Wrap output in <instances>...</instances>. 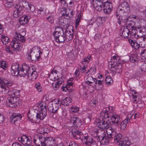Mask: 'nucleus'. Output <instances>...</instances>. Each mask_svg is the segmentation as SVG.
Returning <instances> with one entry per match:
<instances>
[{
  "label": "nucleus",
  "instance_id": "1",
  "mask_svg": "<svg viewBox=\"0 0 146 146\" xmlns=\"http://www.w3.org/2000/svg\"><path fill=\"white\" fill-rule=\"evenodd\" d=\"M108 117L109 115L106 113L105 110H103L101 112L99 117V121L97 123L98 127L103 130L107 129V130L110 128H109L110 123L108 120L106 119Z\"/></svg>",
  "mask_w": 146,
  "mask_h": 146
},
{
  "label": "nucleus",
  "instance_id": "2",
  "mask_svg": "<svg viewBox=\"0 0 146 146\" xmlns=\"http://www.w3.org/2000/svg\"><path fill=\"white\" fill-rule=\"evenodd\" d=\"M13 95L14 96H11L9 97L7 100V105L11 108H15L19 104V98L17 96H19V92L18 90H14L13 91Z\"/></svg>",
  "mask_w": 146,
  "mask_h": 146
},
{
  "label": "nucleus",
  "instance_id": "3",
  "mask_svg": "<svg viewBox=\"0 0 146 146\" xmlns=\"http://www.w3.org/2000/svg\"><path fill=\"white\" fill-rule=\"evenodd\" d=\"M132 29L130 34V37L133 38H137L138 36L142 37L146 35V29L143 27H137L136 28L133 26H131Z\"/></svg>",
  "mask_w": 146,
  "mask_h": 146
},
{
  "label": "nucleus",
  "instance_id": "4",
  "mask_svg": "<svg viewBox=\"0 0 146 146\" xmlns=\"http://www.w3.org/2000/svg\"><path fill=\"white\" fill-rule=\"evenodd\" d=\"M12 82L5 78L0 77V86L2 92L5 94H7L9 91V87L12 85Z\"/></svg>",
  "mask_w": 146,
  "mask_h": 146
},
{
  "label": "nucleus",
  "instance_id": "5",
  "mask_svg": "<svg viewBox=\"0 0 146 146\" xmlns=\"http://www.w3.org/2000/svg\"><path fill=\"white\" fill-rule=\"evenodd\" d=\"M97 135H98V139L99 143L101 145H107L109 143L110 139L106 135V133L105 131H101L100 130H96V131Z\"/></svg>",
  "mask_w": 146,
  "mask_h": 146
},
{
  "label": "nucleus",
  "instance_id": "6",
  "mask_svg": "<svg viewBox=\"0 0 146 146\" xmlns=\"http://www.w3.org/2000/svg\"><path fill=\"white\" fill-rule=\"evenodd\" d=\"M47 139V137H45L44 134L38 133L35 135L33 141L36 146H46L45 141Z\"/></svg>",
  "mask_w": 146,
  "mask_h": 146
},
{
  "label": "nucleus",
  "instance_id": "7",
  "mask_svg": "<svg viewBox=\"0 0 146 146\" xmlns=\"http://www.w3.org/2000/svg\"><path fill=\"white\" fill-rule=\"evenodd\" d=\"M106 133L108 137L110 139H113L115 142L117 143L120 141L123 137L122 135L120 133L116 134L114 129L112 128L108 129L106 131Z\"/></svg>",
  "mask_w": 146,
  "mask_h": 146
},
{
  "label": "nucleus",
  "instance_id": "8",
  "mask_svg": "<svg viewBox=\"0 0 146 146\" xmlns=\"http://www.w3.org/2000/svg\"><path fill=\"white\" fill-rule=\"evenodd\" d=\"M110 108L109 111L106 113L109 115V117L110 118L111 121L113 123L115 124H119V123L120 121V118L119 116L114 112H113V111L111 112V111L110 110Z\"/></svg>",
  "mask_w": 146,
  "mask_h": 146
},
{
  "label": "nucleus",
  "instance_id": "9",
  "mask_svg": "<svg viewBox=\"0 0 146 146\" xmlns=\"http://www.w3.org/2000/svg\"><path fill=\"white\" fill-rule=\"evenodd\" d=\"M122 11V12H129L130 8L128 3L125 1H124L121 3L118 7L117 10V13H119V11Z\"/></svg>",
  "mask_w": 146,
  "mask_h": 146
},
{
  "label": "nucleus",
  "instance_id": "10",
  "mask_svg": "<svg viewBox=\"0 0 146 146\" xmlns=\"http://www.w3.org/2000/svg\"><path fill=\"white\" fill-rule=\"evenodd\" d=\"M83 143L88 146H97V144L93 139L88 136H83L82 138Z\"/></svg>",
  "mask_w": 146,
  "mask_h": 146
},
{
  "label": "nucleus",
  "instance_id": "11",
  "mask_svg": "<svg viewBox=\"0 0 146 146\" xmlns=\"http://www.w3.org/2000/svg\"><path fill=\"white\" fill-rule=\"evenodd\" d=\"M18 140L25 145L31 144L32 141L31 136L27 135H23L18 137Z\"/></svg>",
  "mask_w": 146,
  "mask_h": 146
},
{
  "label": "nucleus",
  "instance_id": "12",
  "mask_svg": "<svg viewBox=\"0 0 146 146\" xmlns=\"http://www.w3.org/2000/svg\"><path fill=\"white\" fill-rule=\"evenodd\" d=\"M38 108L39 112L36 113L37 120H42L46 116L47 108L39 106H38Z\"/></svg>",
  "mask_w": 146,
  "mask_h": 146
},
{
  "label": "nucleus",
  "instance_id": "13",
  "mask_svg": "<svg viewBox=\"0 0 146 146\" xmlns=\"http://www.w3.org/2000/svg\"><path fill=\"white\" fill-rule=\"evenodd\" d=\"M31 68H30L28 65L24 63L21 67L20 68V71L19 72V75L21 76L25 77L27 72H28L29 71H31Z\"/></svg>",
  "mask_w": 146,
  "mask_h": 146
},
{
  "label": "nucleus",
  "instance_id": "14",
  "mask_svg": "<svg viewBox=\"0 0 146 146\" xmlns=\"http://www.w3.org/2000/svg\"><path fill=\"white\" fill-rule=\"evenodd\" d=\"M103 4V10L104 13L107 14H109L111 13L112 10V6L110 0L108 1L105 2H104Z\"/></svg>",
  "mask_w": 146,
  "mask_h": 146
},
{
  "label": "nucleus",
  "instance_id": "15",
  "mask_svg": "<svg viewBox=\"0 0 146 146\" xmlns=\"http://www.w3.org/2000/svg\"><path fill=\"white\" fill-rule=\"evenodd\" d=\"M119 64L113 63V64L112 62H109L108 66L111 71L114 72L116 74V72H119L121 70V66Z\"/></svg>",
  "mask_w": 146,
  "mask_h": 146
},
{
  "label": "nucleus",
  "instance_id": "16",
  "mask_svg": "<svg viewBox=\"0 0 146 146\" xmlns=\"http://www.w3.org/2000/svg\"><path fill=\"white\" fill-rule=\"evenodd\" d=\"M22 117L21 114L14 113L11 116V121L13 124H16L18 121H20Z\"/></svg>",
  "mask_w": 146,
  "mask_h": 146
},
{
  "label": "nucleus",
  "instance_id": "17",
  "mask_svg": "<svg viewBox=\"0 0 146 146\" xmlns=\"http://www.w3.org/2000/svg\"><path fill=\"white\" fill-rule=\"evenodd\" d=\"M33 68H31V71H29L27 76L29 80H34L36 79L37 77V72L36 71L33 70Z\"/></svg>",
  "mask_w": 146,
  "mask_h": 146
},
{
  "label": "nucleus",
  "instance_id": "18",
  "mask_svg": "<svg viewBox=\"0 0 146 146\" xmlns=\"http://www.w3.org/2000/svg\"><path fill=\"white\" fill-rule=\"evenodd\" d=\"M49 99L48 95L44 96L42 98V102L40 103L38 106L46 108V105L49 102Z\"/></svg>",
  "mask_w": 146,
  "mask_h": 146
},
{
  "label": "nucleus",
  "instance_id": "19",
  "mask_svg": "<svg viewBox=\"0 0 146 146\" xmlns=\"http://www.w3.org/2000/svg\"><path fill=\"white\" fill-rule=\"evenodd\" d=\"M19 67V64L17 63H13L11 67V72L12 74H14L15 75L16 74L19 75V72L20 71Z\"/></svg>",
  "mask_w": 146,
  "mask_h": 146
},
{
  "label": "nucleus",
  "instance_id": "20",
  "mask_svg": "<svg viewBox=\"0 0 146 146\" xmlns=\"http://www.w3.org/2000/svg\"><path fill=\"white\" fill-rule=\"evenodd\" d=\"M17 7H19L18 8H17L14 10L13 13L14 17L17 18L21 15L23 13V8L22 7H20L19 5H17Z\"/></svg>",
  "mask_w": 146,
  "mask_h": 146
},
{
  "label": "nucleus",
  "instance_id": "21",
  "mask_svg": "<svg viewBox=\"0 0 146 146\" xmlns=\"http://www.w3.org/2000/svg\"><path fill=\"white\" fill-rule=\"evenodd\" d=\"M11 45L12 48H14L15 49L17 50H20V48H22L21 44L18 41L15 40H14L11 42Z\"/></svg>",
  "mask_w": 146,
  "mask_h": 146
},
{
  "label": "nucleus",
  "instance_id": "22",
  "mask_svg": "<svg viewBox=\"0 0 146 146\" xmlns=\"http://www.w3.org/2000/svg\"><path fill=\"white\" fill-rule=\"evenodd\" d=\"M70 121L73 125L77 127L80 126L81 125V122L79 118L74 117H71L70 119Z\"/></svg>",
  "mask_w": 146,
  "mask_h": 146
},
{
  "label": "nucleus",
  "instance_id": "23",
  "mask_svg": "<svg viewBox=\"0 0 146 146\" xmlns=\"http://www.w3.org/2000/svg\"><path fill=\"white\" fill-rule=\"evenodd\" d=\"M131 144V142L129 138L127 137H125L123 140L120 142L119 146H130Z\"/></svg>",
  "mask_w": 146,
  "mask_h": 146
},
{
  "label": "nucleus",
  "instance_id": "24",
  "mask_svg": "<svg viewBox=\"0 0 146 146\" xmlns=\"http://www.w3.org/2000/svg\"><path fill=\"white\" fill-rule=\"evenodd\" d=\"M55 139L52 137H47L45 145L47 146H55Z\"/></svg>",
  "mask_w": 146,
  "mask_h": 146
},
{
  "label": "nucleus",
  "instance_id": "25",
  "mask_svg": "<svg viewBox=\"0 0 146 146\" xmlns=\"http://www.w3.org/2000/svg\"><path fill=\"white\" fill-rule=\"evenodd\" d=\"M28 118L30 121L32 123H36L37 120L36 114V113H31L29 112L27 115Z\"/></svg>",
  "mask_w": 146,
  "mask_h": 146
},
{
  "label": "nucleus",
  "instance_id": "26",
  "mask_svg": "<svg viewBox=\"0 0 146 146\" xmlns=\"http://www.w3.org/2000/svg\"><path fill=\"white\" fill-rule=\"evenodd\" d=\"M32 50V49H31L29 50H28L27 53V58L29 60H33L35 58H36V56L35 55L34 52Z\"/></svg>",
  "mask_w": 146,
  "mask_h": 146
},
{
  "label": "nucleus",
  "instance_id": "27",
  "mask_svg": "<svg viewBox=\"0 0 146 146\" xmlns=\"http://www.w3.org/2000/svg\"><path fill=\"white\" fill-rule=\"evenodd\" d=\"M72 100L70 97H66L64 99L60 101V104L62 105L68 106L72 104Z\"/></svg>",
  "mask_w": 146,
  "mask_h": 146
},
{
  "label": "nucleus",
  "instance_id": "28",
  "mask_svg": "<svg viewBox=\"0 0 146 146\" xmlns=\"http://www.w3.org/2000/svg\"><path fill=\"white\" fill-rule=\"evenodd\" d=\"M63 35H64L66 39H67L69 40L72 39L73 37V33H71L70 31L69 30H66L65 33L63 32Z\"/></svg>",
  "mask_w": 146,
  "mask_h": 146
},
{
  "label": "nucleus",
  "instance_id": "29",
  "mask_svg": "<svg viewBox=\"0 0 146 146\" xmlns=\"http://www.w3.org/2000/svg\"><path fill=\"white\" fill-rule=\"evenodd\" d=\"M120 58L117 54H115L111 57V60L110 62H112L113 64H120Z\"/></svg>",
  "mask_w": 146,
  "mask_h": 146
},
{
  "label": "nucleus",
  "instance_id": "30",
  "mask_svg": "<svg viewBox=\"0 0 146 146\" xmlns=\"http://www.w3.org/2000/svg\"><path fill=\"white\" fill-rule=\"evenodd\" d=\"M65 39V36L63 33H62V35L59 34L55 36V41L58 42H63Z\"/></svg>",
  "mask_w": 146,
  "mask_h": 146
},
{
  "label": "nucleus",
  "instance_id": "31",
  "mask_svg": "<svg viewBox=\"0 0 146 146\" xmlns=\"http://www.w3.org/2000/svg\"><path fill=\"white\" fill-rule=\"evenodd\" d=\"M54 68L52 70L50 73L49 78L50 79V81H49L50 84H52V86L54 88V83L55 81V75H54V73H55V70H54Z\"/></svg>",
  "mask_w": 146,
  "mask_h": 146
},
{
  "label": "nucleus",
  "instance_id": "32",
  "mask_svg": "<svg viewBox=\"0 0 146 146\" xmlns=\"http://www.w3.org/2000/svg\"><path fill=\"white\" fill-rule=\"evenodd\" d=\"M15 39L16 40H18L22 42H24L25 40V38L24 36H22L20 33L17 32L15 33Z\"/></svg>",
  "mask_w": 146,
  "mask_h": 146
},
{
  "label": "nucleus",
  "instance_id": "33",
  "mask_svg": "<svg viewBox=\"0 0 146 146\" xmlns=\"http://www.w3.org/2000/svg\"><path fill=\"white\" fill-rule=\"evenodd\" d=\"M15 39L16 40H18L22 42H24L25 40V38L24 36H22L20 33L17 32L15 33Z\"/></svg>",
  "mask_w": 146,
  "mask_h": 146
},
{
  "label": "nucleus",
  "instance_id": "34",
  "mask_svg": "<svg viewBox=\"0 0 146 146\" xmlns=\"http://www.w3.org/2000/svg\"><path fill=\"white\" fill-rule=\"evenodd\" d=\"M25 5H24V7L28 10L29 12H33L35 11V7L33 6L27 2H25Z\"/></svg>",
  "mask_w": 146,
  "mask_h": 146
},
{
  "label": "nucleus",
  "instance_id": "35",
  "mask_svg": "<svg viewBox=\"0 0 146 146\" xmlns=\"http://www.w3.org/2000/svg\"><path fill=\"white\" fill-rule=\"evenodd\" d=\"M71 133L72 134V136L74 137H75L76 138H80V135L82 134L81 131L76 130H72Z\"/></svg>",
  "mask_w": 146,
  "mask_h": 146
},
{
  "label": "nucleus",
  "instance_id": "36",
  "mask_svg": "<svg viewBox=\"0 0 146 146\" xmlns=\"http://www.w3.org/2000/svg\"><path fill=\"white\" fill-rule=\"evenodd\" d=\"M19 22L21 25H25L29 21L28 16H23L19 18Z\"/></svg>",
  "mask_w": 146,
  "mask_h": 146
},
{
  "label": "nucleus",
  "instance_id": "37",
  "mask_svg": "<svg viewBox=\"0 0 146 146\" xmlns=\"http://www.w3.org/2000/svg\"><path fill=\"white\" fill-rule=\"evenodd\" d=\"M52 102H49L48 105V109L50 112V115L51 116L53 117L55 110H54V107L52 105Z\"/></svg>",
  "mask_w": 146,
  "mask_h": 146
},
{
  "label": "nucleus",
  "instance_id": "38",
  "mask_svg": "<svg viewBox=\"0 0 146 146\" xmlns=\"http://www.w3.org/2000/svg\"><path fill=\"white\" fill-rule=\"evenodd\" d=\"M121 20L122 22L124 23L126 25H130L131 26H132V24L131 22L130 23V21H129V19L127 18V17L125 15L123 16H121Z\"/></svg>",
  "mask_w": 146,
  "mask_h": 146
},
{
  "label": "nucleus",
  "instance_id": "39",
  "mask_svg": "<svg viewBox=\"0 0 146 146\" xmlns=\"http://www.w3.org/2000/svg\"><path fill=\"white\" fill-rule=\"evenodd\" d=\"M129 60L132 63H136L138 61V58L136 54H131L129 56Z\"/></svg>",
  "mask_w": 146,
  "mask_h": 146
},
{
  "label": "nucleus",
  "instance_id": "40",
  "mask_svg": "<svg viewBox=\"0 0 146 146\" xmlns=\"http://www.w3.org/2000/svg\"><path fill=\"white\" fill-rule=\"evenodd\" d=\"M61 11H62V12H63V11L64 12L62 13V15L64 17V18L66 19H69L70 18L69 16H68L69 12L67 13L66 12H68V10L65 7H62Z\"/></svg>",
  "mask_w": 146,
  "mask_h": 146
},
{
  "label": "nucleus",
  "instance_id": "41",
  "mask_svg": "<svg viewBox=\"0 0 146 146\" xmlns=\"http://www.w3.org/2000/svg\"><path fill=\"white\" fill-rule=\"evenodd\" d=\"M132 96L133 99V100H132L133 102L134 103H136L137 102L138 103H141V99L140 98L139 96L134 95L132 93Z\"/></svg>",
  "mask_w": 146,
  "mask_h": 146
},
{
  "label": "nucleus",
  "instance_id": "42",
  "mask_svg": "<svg viewBox=\"0 0 146 146\" xmlns=\"http://www.w3.org/2000/svg\"><path fill=\"white\" fill-rule=\"evenodd\" d=\"M129 31L127 28L124 29L122 33V37L126 38L129 35Z\"/></svg>",
  "mask_w": 146,
  "mask_h": 146
},
{
  "label": "nucleus",
  "instance_id": "43",
  "mask_svg": "<svg viewBox=\"0 0 146 146\" xmlns=\"http://www.w3.org/2000/svg\"><path fill=\"white\" fill-rule=\"evenodd\" d=\"M86 83L88 84L92 83L95 82L96 79L93 78L91 76H88L86 79Z\"/></svg>",
  "mask_w": 146,
  "mask_h": 146
},
{
  "label": "nucleus",
  "instance_id": "44",
  "mask_svg": "<svg viewBox=\"0 0 146 146\" xmlns=\"http://www.w3.org/2000/svg\"><path fill=\"white\" fill-rule=\"evenodd\" d=\"M105 81L106 83L108 85H110L113 83V80L109 76H106Z\"/></svg>",
  "mask_w": 146,
  "mask_h": 146
},
{
  "label": "nucleus",
  "instance_id": "45",
  "mask_svg": "<svg viewBox=\"0 0 146 146\" xmlns=\"http://www.w3.org/2000/svg\"><path fill=\"white\" fill-rule=\"evenodd\" d=\"M128 123V121L127 119L124 120L120 124L121 128L123 129H125L126 127L127 124Z\"/></svg>",
  "mask_w": 146,
  "mask_h": 146
},
{
  "label": "nucleus",
  "instance_id": "46",
  "mask_svg": "<svg viewBox=\"0 0 146 146\" xmlns=\"http://www.w3.org/2000/svg\"><path fill=\"white\" fill-rule=\"evenodd\" d=\"M63 31L61 27H55V36L63 33Z\"/></svg>",
  "mask_w": 146,
  "mask_h": 146
},
{
  "label": "nucleus",
  "instance_id": "47",
  "mask_svg": "<svg viewBox=\"0 0 146 146\" xmlns=\"http://www.w3.org/2000/svg\"><path fill=\"white\" fill-rule=\"evenodd\" d=\"M57 82L55 84V88L59 87L60 85H61L63 82V80L61 78H57Z\"/></svg>",
  "mask_w": 146,
  "mask_h": 146
},
{
  "label": "nucleus",
  "instance_id": "48",
  "mask_svg": "<svg viewBox=\"0 0 146 146\" xmlns=\"http://www.w3.org/2000/svg\"><path fill=\"white\" fill-rule=\"evenodd\" d=\"M139 50H141L140 54L143 57L142 58V59H145L146 60V50H143L142 48L141 47Z\"/></svg>",
  "mask_w": 146,
  "mask_h": 146
},
{
  "label": "nucleus",
  "instance_id": "49",
  "mask_svg": "<svg viewBox=\"0 0 146 146\" xmlns=\"http://www.w3.org/2000/svg\"><path fill=\"white\" fill-rule=\"evenodd\" d=\"M9 38L8 37L6 36H3L1 38V40L3 42V43L6 45L9 42Z\"/></svg>",
  "mask_w": 146,
  "mask_h": 146
},
{
  "label": "nucleus",
  "instance_id": "50",
  "mask_svg": "<svg viewBox=\"0 0 146 146\" xmlns=\"http://www.w3.org/2000/svg\"><path fill=\"white\" fill-rule=\"evenodd\" d=\"M0 67L3 69L5 70L6 69L7 65L5 61H1L0 63Z\"/></svg>",
  "mask_w": 146,
  "mask_h": 146
},
{
  "label": "nucleus",
  "instance_id": "51",
  "mask_svg": "<svg viewBox=\"0 0 146 146\" xmlns=\"http://www.w3.org/2000/svg\"><path fill=\"white\" fill-rule=\"evenodd\" d=\"M91 55H89L86 57L85 58L83 59L82 62H85L87 63L89 62H90V60H91Z\"/></svg>",
  "mask_w": 146,
  "mask_h": 146
},
{
  "label": "nucleus",
  "instance_id": "52",
  "mask_svg": "<svg viewBox=\"0 0 146 146\" xmlns=\"http://www.w3.org/2000/svg\"><path fill=\"white\" fill-rule=\"evenodd\" d=\"M35 87L37 91L40 92L41 90L40 84V83H37L35 84Z\"/></svg>",
  "mask_w": 146,
  "mask_h": 146
},
{
  "label": "nucleus",
  "instance_id": "53",
  "mask_svg": "<svg viewBox=\"0 0 146 146\" xmlns=\"http://www.w3.org/2000/svg\"><path fill=\"white\" fill-rule=\"evenodd\" d=\"M119 15L118 13H117V12H116V17L117 18V22L118 23L119 25H121V23L122 22L121 20V18H121V16H119Z\"/></svg>",
  "mask_w": 146,
  "mask_h": 146
},
{
  "label": "nucleus",
  "instance_id": "54",
  "mask_svg": "<svg viewBox=\"0 0 146 146\" xmlns=\"http://www.w3.org/2000/svg\"><path fill=\"white\" fill-rule=\"evenodd\" d=\"M132 45H133L132 46L135 49H137L139 48V49H140V48H139L140 47L139 45V44L136 42H134L133 44Z\"/></svg>",
  "mask_w": 146,
  "mask_h": 146
},
{
  "label": "nucleus",
  "instance_id": "55",
  "mask_svg": "<svg viewBox=\"0 0 146 146\" xmlns=\"http://www.w3.org/2000/svg\"><path fill=\"white\" fill-rule=\"evenodd\" d=\"M38 10L39 11V14L41 15H44L45 14V10L42 8H40L39 9H38Z\"/></svg>",
  "mask_w": 146,
  "mask_h": 146
},
{
  "label": "nucleus",
  "instance_id": "56",
  "mask_svg": "<svg viewBox=\"0 0 146 146\" xmlns=\"http://www.w3.org/2000/svg\"><path fill=\"white\" fill-rule=\"evenodd\" d=\"M95 83L97 84H98L100 86H102L103 84L104 83V81L103 80H95Z\"/></svg>",
  "mask_w": 146,
  "mask_h": 146
},
{
  "label": "nucleus",
  "instance_id": "57",
  "mask_svg": "<svg viewBox=\"0 0 146 146\" xmlns=\"http://www.w3.org/2000/svg\"><path fill=\"white\" fill-rule=\"evenodd\" d=\"M141 69L142 71L146 72V63H144L142 65L141 67Z\"/></svg>",
  "mask_w": 146,
  "mask_h": 146
},
{
  "label": "nucleus",
  "instance_id": "58",
  "mask_svg": "<svg viewBox=\"0 0 146 146\" xmlns=\"http://www.w3.org/2000/svg\"><path fill=\"white\" fill-rule=\"evenodd\" d=\"M61 3L65 6H67L68 5L69 1H66V0H60Z\"/></svg>",
  "mask_w": 146,
  "mask_h": 146
},
{
  "label": "nucleus",
  "instance_id": "59",
  "mask_svg": "<svg viewBox=\"0 0 146 146\" xmlns=\"http://www.w3.org/2000/svg\"><path fill=\"white\" fill-rule=\"evenodd\" d=\"M87 68V66L86 65H84L82 67H81L80 70L81 72L82 73L85 72L86 71V69Z\"/></svg>",
  "mask_w": 146,
  "mask_h": 146
},
{
  "label": "nucleus",
  "instance_id": "60",
  "mask_svg": "<svg viewBox=\"0 0 146 146\" xmlns=\"http://www.w3.org/2000/svg\"><path fill=\"white\" fill-rule=\"evenodd\" d=\"M90 72L91 73L92 75H93L95 73L96 71V68H90Z\"/></svg>",
  "mask_w": 146,
  "mask_h": 146
},
{
  "label": "nucleus",
  "instance_id": "61",
  "mask_svg": "<svg viewBox=\"0 0 146 146\" xmlns=\"http://www.w3.org/2000/svg\"><path fill=\"white\" fill-rule=\"evenodd\" d=\"M47 19L51 23H54V19L52 16H50L48 17H47Z\"/></svg>",
  "mask_w": 146,
  "mask_h": 146
},
{
  "label": "nucleus",
  "instance_id": "62",
  "mask_svg": "<svg viewBox=\"0 0 146 146\" xmlns=\"http://www.w3.org/2000/svg\"><path fill=\"white\" fill-rule=\"evenodd\" d=\"M80 21V18L79 17H78V18L76 19V26L75 27L76 28L78 25L79 22Z\"/></svg>",
  "mask_w": 146,
  "mask_h": 146
},
{
  "label": "nucleus",
  "instance_id": "63",
  "mask_svg": "<svg viewBox=\"0 0 146 146\" xmlns=\"http://www.w3.org/2000/svg\"><path fill=\"white\" fill-rule=\"evenodd\" d=\"M71 110L72 112H76L79 110V108L78 107H72Z\"/></svg>",
  "mask_w": 146,
  "mask_h": 146
},
{
  "label": "nucleus",
  "instance_id": "64",
  "mask_svg": "<svg viewBox=\"0 0 146 146\" xmlns=\"http://www.w3.org/2000/svg\"><path fill=\"white\" fill-rule=\"evenodd\" d=\"M68 146H79L78 144L74 141L71 142L69 144Z\"/></svg>",
  "mask_w": 146,
  "mask_h": 146
}]
</instances>
